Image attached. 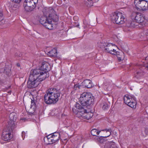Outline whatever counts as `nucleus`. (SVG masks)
I'll use <instances>...</instances> for the list:
<instances>
[{"instance_id": "26", "label": "nucleus", "mask_w": 148, "mask_h": 148, "mask_svg": "<svg viewBox=\"0 0 148 148\" xmlns=\"http://www.w3.org/2000/svg\"><path fill=\"white\" fill-rule=\"evenodd\" d=\"M84 88V87L81 85H79V84L77 83L75 84L74 86V89L75 90H78L79 89Z\"/></svg>"}, {"instance_id": "27", "label": "nucleus", "mask_w": 148, "mask_h": 148, "mask_svg": "<svg viewBox=\"0 0 148 148\" xmlns=\"http://www.w3.org/2000/svg\"><path fill=\"white\" fill-rule=\"evenodd\" d=\"M33 99H32L31 101L30 109H33L34 110V109L36 108V104L34 100V99L33 98Z\"/></svg>"}, {"instance_id": "31", "label": "nucleus", "mask_w": 148, "mask_h": 148, "mask_svg": "<svg viewBox=\"0 0 148 148\" xmlns=\"http://www.w3.org/2000/svg\"><path fill=\"white\" fill-rule=\"evenodd\" d=\"M145 33L144 36L143 38H146L147 40H148V29L144 31ZM146 39H145L146 40Z\"/></svg>"}, {"instance_id": "5", "label": "nucleus", "mask_w": 148, "mask_h": 148, "mask_svg": "<svg viewBox=\"0 0 148 148\" xmlns=\"http://www.w3.org/2000/svg\"><path fill=\"white\" fill-rule=\"evenodd\" d=\"M43 14L46 16H48L50 21L57 22L58 20V16L55 13L54 9L52 7L45 8L42 10Z\"/></svg>"}, {"instance_id": "28", "label": "nucleus", "mask_w": 148, "mask_h": 148, "mask_svg": "<svg viewBox=\"0 0 148 148\" xmlns=\"http://www.w3.org/2000/svg\"><path fill=\"white\" fill-rule=\"evenodd\" d=\"M93 3L92 0H87V6L90 7L92 6Z\"/></svg>"}, {"instance_id": "29", "label": "nucleus", "mask_w": 148, "mask_h": 148, "mask_svg": "<svg viewBox=\"0 0 148 148\" xmlns=\"http://www.w3.org/2000/svg\"><path fill=\"white\" fill-rule=\"evenodd\" d=\"M48 138V139L47 140L48 143H47V145H49L54 143L53 141V139L52 138Z\"/></svg>"}, {"instance_id": "2", "label": "nucleus", "mask_w": 148, "mask_h": 148, "mask_svg": "<svg viewBox=\"0 0 148 148\" xmlns=\"http://www.w3.org/2000/svg\"><path fill=\"white\" fill-rule=\"evenodd\" d=\"M37 72L32 70L30 71V74L27 82V86L29 88H33L37 87L40 82L44 80L41 77L37 75ZM38 73V72H37Z\"/></svg>"}, {"instance_id": "34", "label": "nucleus", "mask_w": 148, "mask_h": 148, "mask_svg": "<svg viewBox=\"0 0 148 148\" xmlns=\"http://www.w3.org/2000/svg\"><path fill=\"white\" fill-rule=\"evenodd\" d=\"M15 56L16 57H21L22 56V54L20 52L16 53H15Z\"/></svg>"}, {"instance_id": "42", "label": "nucleus", "mask_w": 148, "mask_h": 148, "mask_svg": "<svg viewBox=\"0 0 148 148\" xmlns=\"http://www.w3.org/2000/svg\"><path fill=\"white\" fill-rule=\"evenodd\" d=\"M16 65L17 66H18V67H20V64L19 63H17L16 64Z\"/></svg>"}, {"instance_id": "50", "label": "nucleus", "mask_w": 148, "mask_h": 148, "mask_svg": "<svg viewBox=\"0 0 148 148\" xmlns=\"http://www.w3.org/2000/svg\"><path fill=\"white\" fill-rule=\"evenodd\" d=\"M141 38H143V37H141Z\"/></svg>"}, {"instance_id": "46", "label": "nucleus", "mask_w": 148, "mask_h": 148, "mask_svg": "<svg viewBox=\"0 0 148 148\" xmlns=\"http://www.w3.org/2000/svg\"><path fill=\"white\" fill-rule=\"evenodd\" d=\"M11 91H9L8 92L9 93H10V94L11 93Z\"/></svg>"}, {"instance_id": "47", "label": "nucleus", "mask_w": 148, "mask_h": 148, "mask_svg": "<svg viewBox=\"0 0 148 148\" xmlns=\"http://www.w3.org/2000/svg\"><path fill=\"white\" fill-rule=\"evenodd\" d=\"M142 35H144V33H141V36H142Z\"/></svg>"}, {"instance_id": "10", "label": "nucleus", "mask_w": 148, "mask_h": 148, "mask_svg": "<svg viewBox=\"0 0 148 148\" xmlns=\"http://www.w3.org/2000/svg\"><path fill=\"white\" fill-rule=\"evenodd\" d=\"M145 61L146 64H145V67H138L139 69L136 71L135 77L138 79H139L140 77L144 75L145 73L143 71L144 68L146 67L148 69V56L145 58Z\"/></svg>"}, {"instance_id": "8", "label": "nucleus", "mask_w": 148, "mask_h": 148, "mask_svg": "<svg viewBox=\"0 0 148 148\" xmlns=\"http://www.w3.org/2000/svg\"><path fill=\"white\" fill-rule=\"evenodd\" d=\"M112 20L116 24H123L126 21V18L124 15L120 12L115 13L112 17Z\"/></svg>"}, {"instance_id": "6", "label": "nucleus", "mask_w": 148, "mask_h": 148, "mask_svg": "<svg viewBox=\"0 0 148 148\" xmlns=\"http://www.w3.org/2000/svg\"><path fill=\"white\" fill-rule=\"evenodd\" d=\"M15 114L14 112L11 113L10 114L9 116L10 120L8 121L7 126L6 130L11 132L16 127V117L15 116Z\"/></svg>"}, {"instance_id": "33", "label": "nucleus", "mask_w": 148, "mask_h": 148, "mask_svg": "<svg viewBox=\"0 0 148 148\" xmlns=\"http://www.w3.org/2000/svg\"><path fill=\"white\" fill-rule=\"evenodd\" d=\"M52 137L51 134H49L46 137H44V142H45V140H47L48 139V138H50V137L51 138Z\"/></svg>"}, {"instance_id": "43", "label": "nucleus", "mask_w": 148, "mask_h": 148, "mask_svg": "<svg viewBox=\"0 0 148 148\" xmlns=\"http://www.w3.org/2000/svg\"><path fill=\"white\" fill-rule=\"evenodd\" d=\"M92 1L94 3H95L97 2L99 0H92Z\"/></svg>"}, {"instance_id": "32", "label": "nucleus", "mask_w": 148, "mask_h": 148, "mask_svg": "<svg viewBox=\"0 0 148 148\" xmlns=\"http://www.w3.org/2000/svg\"><path fill=\"white\" fill-rule=\"evenodd\" d=\"M108 105L107 103H105L104 104L102 107V109L104 110H106L108 109Z\"/></svg>"}, {"instance_id": "37", "label": "nucleus", "mask_w": 148, "mask_h": 148, "mask_svg": "<svg viewBox=\"0 0 148 148\" xmlns=\"http://www.w3.org/2000/svg\"><path fill=\"white\" fill-rule=\"evenodd\" d=\"M22 136V137L23 139H24L25 136V133L24 132H23L21 134Z\"/></svg>"}, {"instance_id": "9", "label": "nucleus", "mask_w": 148, "mask_h": 148, "mask_svg": "<svg viewBox=\"0 0 148 148\" xmlns=\"http://www.w3.org/2000/svg\"><path fill=\"white\" fill-rule=\"evenodd\" d=\"M23 6L27 12H31L35 8L36 3L33 0H25Z\"/></svg>"}, {"instance_id": "4", "label": "nucleus", "mask_w": 148, "mask_h": 148, "mask_svg": "<svg viewBox=\"0 0 148 148\" xmlns=\"http://www.w3.org/2000/svg\"><path fill=\"white\" fill-rule=\"evenodd\" d=\"M50 69V65L49 64L46 62H43L42 64L41 67L38 69H32V70L38 73L37 75L40 77L45 79L46 78L49 76V73L48 71H49Z\"/></svg>"}, {"instance_id": "21", "label": "nucleus", "mask_w": 148, "mask_h": 148, "mask_svg": "<svg viewBox=\"0 0 148 148\" xmlns=\"http://www.w3.org/2000/svg\"><path fill=\"white\" fill-rule=\"evenodd\" d=\"M48 55L49 56L55 57H57V51L56 49L54 48L49 51L47 53Z\"/></svg>"}, {"instance_id": "1", "label": "nucleus", "mask_w": 148, "mask_h": 148, "mask_svg": "<svg viewBox=\"0 0 148 148\" xmlns=\"http://www.w3.org/2000/svg\"><path fill=\"white\" fill-rule=\"evenodd\" d=\"M60 91L56 88H51L46 91L44 96L45 102L47 104H55L59 100Z\"/></svg>"}, {"instance_id": "20", "label": "nucleus", "mask_w": 148, "mask_h": 148, "mask_svg": "<svg viewBox=\"0 0 148 148\" xmlns=\"http://www.w3.org/2000/svg\"><path fill=\"white\" fill-rule=\"evenodd\" d=\"M43 25L49 29H52L53 28V25L52 23V21H50L49 19L44 23Z\"/></svg>"}, {"instance_id": "36", "label": "nucleus", "mask_w": 148, "mask_h": 148, "mask_svg": "<svg viewBox=\"0 0 148 148\" xmlns=\"http://www.w3.org/2000/svg\"><path fill=\"white\" fill-rule=\"evenodd\" d=\"M11 1L15 3H19L21 1V0H11Z\"/></svg>"}, {"instance_id": "39", "label": "nucleus", "mask_w": 148, "mask_h": 148, "mask_svg": "<svg viewBox=\"0 0 148 148\" xmlns=\"http://www.w3.org/2000/svg\"><path fill=\"white\" fill-rule=\"evenodd\" d=\"M117 51H116L115 50L113 49V48H112V53H114V54H115L114 55H116V52Z\"/></svg>"}, {"instance_id": "11", "label": "nucleus", "mask_w": 148, "mask_h": 148, "mask_svg": "<svg viewBox=\"0 0 148 148\" xmlns=\"http://www.w3.org/2000/svg\"><path fill=\"white\" fill-rule=\"evenodd\" d=\"M84 107L76 103L75 106L72 108V111L78 117H80L81 114H82L83 110H84Z\"/></svg>"}, {"instance_id": "30", "label": "nucleus", "mask_w": 148, "mask_h": 148, "mask_svg": "<svg viewBox=\"0 0 148 148\" xmlns=\"http://www.w3.org/2000/svg\"><path fill=\"white\" fill-rule=\"evenodd\" d=\"M3 15L2 9L0 8V22L3 19Z\"/></svg>"}, {"instance_id": "3", "label": "nucleus", "mask_w": 148, "mask_h": 148, "mask_svg": "<svg viewBox=\"0 0 148 148\" xmlns=\"http://www.w3.org/2000/svg\"><path fill=\"white\" fill-rule=\"evenodd\" d=\"M79 101L82 106L88 107L94 104V97L91 93L85 92L80 95Z\"/></svg>"}, {"instance_id": "25", "label": "nucleus", "mask_w": 148, "mask_h": 148, "mask_svg": "<svg viewBox=\"0 0 148 148\" xmlns=\"http://www.w3.org/2000/svg\"><path fill=\"white\" fill-rule=\"evenodd\" d=\"M101 131V130L99 131L95 129H94L91 130L90 132L92 135L96 136L97 135H98L99 134Z\"/></svg>"}, {"instance_id": "44", "label": "nucleus", "mask_w": 148, "mask_h": 148, "mask_svg": "<svg viewBox=\"0 0 148 148\" xmlns=\"http://www.w3.org/2000/svg\"><path fill=\"white\" fill-rule=\"evenodd\" d=\"M77 18V16H75L74 17H73V19H76Z\"/></svg>"}, {"instance_id": "12", "label": "nucleus", "mask_w": 148, "mask_h": 148, "mask_svg": "<svg viewBox=\"0 0 148 148\" xmlns=\"http://www.w3.org/2000/svg\"><path fill=\"white\" fill-rule=\"evenodd\" d=\"M131 16L132 19L135 20L137 23H142L144 20L142 14L140 12H132Z\"/></svg>"}, {"instance_id": "48", "label": "nucleus", "mask_w": 148, "mask_h": 148, "mask_svg": "<svg viewBox=\"0 0 148 148\" xmlns=\"http://www.w3.org/2000/svg\"><path fill=\"white\" fill-rule=\"evenodd\" d=\"M30 113H31L32 114L33 113H32L31 112H30Z\"/></svg>"}, {"instance_id": "22", "label": "nucleus", "mask_w": 148, "mask_h": 148, "mask_svg": "<svg viewBox=\"0 0 148 148\" xmlns=\"http://www.w3.org/2000/svg\"><path fill=\"white\" fill-rule=\"evenodd\" d=\"M116 53V54L118 60L119 61H121L123 60L124 58V53L121 51L120 52L117 51Z\"/></svg>"}, {"instance_id": "14", "label": "nucleus", "mask_w": 148, "mask_h": 148, "mask_svg": "<svg viewBox=\"0 0 148 148\" xmlns=\"http://www.w3.org/2000/svg\"><path fill=\"white\" fill-rule=\"evenodd\" d=\"M101 44L103 45L102 47H101V48H104V51L105 52L108 53H110L112 55H114V53L112 52V47L113 46V45L112 44H108V43H105L102 44Z\"/></svg>"}, {"instance_id": "49", "label": "nucleus", "mask_w": 148, "mask_h": 148, "mask_svg": "<svg viewBox=\"0 0 148 148\" xmlns=\"http://www.w3.org/2000/svg\"><path fill=\"white\" fill-rule=\"evenodd\" d=\"M64 0V1H66V0Z\"/></svg>"}, {"instance_id": "38", "label": "nucleus", "mask_w": 148, "mask_h": 148, "mask_svg": "<svg viewBox=\"0 0 148 148\" xmlns=\"http://www.w3.org/2000/svg\"><path fill=\"white\" fill-rule=\"evenodd\" d=\"M145 132L146 135H148V128H145Z\"/></svg>"}, {"instance_id": "13", "label": "nucleus", "mask_w": 148, "mask_h": 148, "mask_svg": "<svg viewBox=\"0 0 148 148\" xmlns=\"http://www.w3.org/2000/svg\"><path fill=\"white\" fill-rule=\"evenodd\" d=\"M103 131H106V132H109L108 135L105 136H101L100 137L97 136V137L96 140L97 141L100 143H102L105 142V140L103 138H106L109 136L111 134L112 132L111 129V128H109L108 129H106L101 130Z\"/></svg>"}, {"instance_id": "35", "label": "nucleus", "mask_w": 148, "mask_h": 148, "mask_svg": "<svg viewBox=\"0 0 148 148\" xmlns=\"http://www.w3.org/2000/svg\"><path fill=\"white\" fill-rule=\"evenodd\" d=\"M19 7V6L17 5L14 4L13 6H12V9L13 10H16L17 8H18Z\"/></svg>"}, {"instance_id": "45", "label": "nucleus", "mask_w": 148, "mask_h": 148, "mask_svg": "<svg viewBox=\"0 0 148 148\" xmlns=\"http://www.w3.org/2000/svg\"><path fill=\"white\" fill-rule=\"evenodd\" d=\"M79 26V25L78 23V24L76 25V26L77 27H78Z\"/></svg>"}, {"instance_id": "40", "label": "nucleus", "mask_w": 148, "mask_h": 148, "mask_svg": "<svg viewBox=\"0 0 148 148\" xmlns=\"http://www.w3.org/2000/svg\"><path fill=\"white\" fill-rule=\"evenodd\" d=\"M62 3V1L61 0H58L57 1V3L59 4H61Z\"/></svg>"}, {"instance_id": "7", "label": "nucleus", "mask_w": 148, "mask_h": 148, "mask_svg": "<svg viewBox=\"0 0 148 148\" xmlns=\"http://www.w3.org/2000/svg\"><path fill=\"white\" fill-rule=\"evenodd\" d=\"M134 4L137 10L144 11L148 9L147 1L145 0H134Z\"/></svg>"}, {"instance_id": "19", "label": "nucleus", "mask_w": 148, "mask_h": 148, "mask_svg": "<svg viewBox=\"0 0 148 148\" xmlns=\"http://www.w3.org/2000/svg\"><path fill=\"white\" fill-rule=\"evenodd\" d=\"M53 141L54 143H56L57 142L60 138V134L58 132H55L51 134Z\"/></svg>"}, {"instance_id": "16", "label": "nucleus", "mask_w": 148, "mask_h": 148, "mask_svg": "<svg viewBox=\"0 0 148 148\" xmlns=\"http://www.w3.org/2000/svg\"><path fill=\"white\" fill-rule=\"evenodd\" d=\"M11 132L6 130L5 132H3L2 135V138L4 141H8L10 140L12 138V136L11 134Z\"/></svg>"}, {"instance_id": "17", "label": "nucleus", "mask_w": 148, "mask_h": 148, "mask_svg": "<svg viewBox=\"0 0 148 148\" xmlns=\"http://www.w3.org/2000/svg\"><path fill=\"white\" fill-rule=\"evenodd\" d=\"M84 88H91L93 87L92 82L89 79H85L82 83Z\"/></svg>"}, {"instance_id": "18", "label": "nucleus", "mask_w": 148, "mask_h": 148, "mask_svg": "<svg viewBox=\"0 0 148 148\" xmlns=\"http://www.w3.org/2000/svg\"><path fill=\"white\" fill-rule=\"evenodd\" d=\"M130 100V102L128 104V106L132 108H135L136 107V102L134 96H132V98Z\"/></svg>"}, {"instance_id": "15", "label": "nucleus", "mask_w": 148, "mask_h": 148, "mask_svg": "<svg viewBox=\"0 0 148 148\" xmlns=\"http://www.w3.org/2000/svg\"><path fill=\"white\" fill-rule=\"evenodd\" d=\"M88 108V107H84V110H83L82 114H81V117H82L84 119H86L89 120L91 119L93 116V113L92 112L87 111L86 108Z\"/></svg>"}, {"instance_id": "24", "label": "nucleus", "mask_w": 148, "mask_h": 148, "mask_svg": "<svg viewBox=\"0 0 148 148\" xmlns=\"http://www.w3.org/2000/svg\"><path fill=\"white\" fill-rule=\"evenodd\" d=\"M44 16H41L39 19V22L42 25H43L49 19H47L48 16H45L43 14Z\"/></svg>"}, {"instance_id": "41", "label": "nucleus", "mask_w": 148, "mask_h": 148, "mask_svg": "<svg viewBox=\"0 0 148 148\" xmlns=\"http://www.w3.org/2000/svg\"><path fill=\"white\" fill-rule=\"evenodd\" d=\"M11 87V86H9L8 87H6L5 88V89H6L7 90H8Z\"/></svg>"}, {"instance_id": "23", "label": "nucleus", "mask_w": 148, "mask_h": 148, "mask_svg": "<svg viewBox=\"0 0 148 148\" xmlns=\"http://www.w3.org/2000/svg\"><path fill=\"white\" fill-rule=\"evenodd\" d=\"M132 96L128 95H125L123 97V99L125 103L128 105V104H129V103H130V100Z\"/></svg>"}]
</instances>
